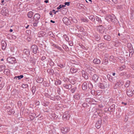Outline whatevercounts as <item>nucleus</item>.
Listing matches in <instances>:
<instances>
[{
	"instance_id": "51",
	"label": "nucleus",
	"mask_w": 134,
	"mask_h": 134,
	"mask_svg": "<svg viewBox=\"0 0 134 134\" xmlns=\"http://www.w3.org/2000/svg\"><path fill=\"white\" fill-rule=\"evenodd\" d=\"M9 1V0H2L1 2V5H4L6 3V2Z\"/></svg>"
},
{
	"instance_id": "47",
	"label": "nucleus",
	"mask_w": 134,
	"mask_h": 134,
	"mask_svg": "<svg viewBox=\"0 0 134 134\" xmlns=\"http://www.w3.org/2000/svg\"><path fill=\"white\" fill-rule=\"evenodd\" d=\"M69 82L72 84L73 85L76 82V80L74 79H72L70 80Z\"/></svg>"
},
{
	"instance_id": "33",
	"label": "nucleus",
	"mask_w": 134,
	"mask_h": 134,
	"mask_svg": "<svg viewBox=\"0 0 134 134\" xmlns=\"http://www.w3.org/2000/svg\"><path fill=\"white\" fill-rule=\"evenodd\" d=\"M105 44L104 43H102L98 44V47L101 48H102L105 47L104 45Z\"/></svg>"
},
{
	"instance_id": "49",
	"label": "nucleus",
	"mask_w": 134,
	"mask_h": 134,
	"mask_svg": "<svg viewBox=\"0 0 134 134\" xmlns=\"http://www.w3.org/2000/svg\"><path fill=\"white\" fill-rule=\"evenodd\" d=\"M130 82L129 81H127L126 82V83L125 85V87H126L127 88L129 86L130 84Z\"/></svg>"
},
{
	"instance_id": "31",
	"label": "nucleus",
	"mask_w": 134,
	"mask_h": 134,
	"mask_svg": "<svg viewBox=\"0 0 134 134\" xmlns=\"http://www.w3.org/2000/svg\"><path fill=\"white\" fill-rule=\"evenodd\" d=\"M49 104V102L48 101H43L42 102V105L44 106H47Z\"/></svg>"
},
{
	"instance_id": "42",
	"label": "nucleus",
	"mask_w": 134,
	"mask_h": 134,
	"mask_svg": "<svg viewBox=\"0 0 134 134\" xmlns=\"http://www.w3.org/2000/svg\"><path fill=\"white\" fill-rule=\"evenodd\" d=\"M49 134H56L55 130H49Z\"/></svg>"
},
{
	"instance_id": "52",
	"label": "nucleus",
	"mask_w": 134,
	"mask_h": 134,
	"mask_svg": "<svg viewBox=\"0 0 134 134\" xmlns=\"http://www.w3.org/2000/svg\"><path fill=\"white\" fill-rule=\"evenodd\" d=\"M48 35L54 38V35L53 34V32H49L48 33Z\"/></svg>"
},
{
	"instance_id": "54",
	"label": "nucleus",
	"mask_w": 134,
	"mask_h": 134,
	"mask_svg": "<svg viewBox=\"0 0 134 134\" xmlns=\"http://www.w3.org/2000/svg\"><path fill=\"white\" fill-rule=\"evenodd\" d=\"M9 70L8 69H5L4 71V73L5 74H8L9 73Z\"/></svg>"
},
{
	"instance_id": "15",
	"label": "nucleus",
	"mask_w": 134,
	"mask_h": 134,
	"mask_svg": "<svg viewBox=\"0 0 134 134\" xmlns=\"http://www.w3.org/2000/svg\"><path fill=\"white\" fill-rule=\"evenodd\" d=\"M2 48L3 50H4L6 48L7 44L6 42L3 41H2L1 42Z\"/></svg>"
},
{
	"instance_id": "20",
	"label": "nucleus",
	"mask_w": 134,
	"mask_h": 134,
	"mask_svg": "<svg viewBox=\"0 0 134 134\" xmlns=\"http://www.w3.org/2000/svg\"><path fill=\"white\" fill-rule=\"evenodd\" d=\"M45 32L42 31H40L38 34V36L39 37H42L44 36Z\"/></svg>"
},
{
	"instance_id": "19",
	"label": "nucleus",
	"mask_w": 134,
	"mask_h": 134,
	"mask_svg": "<svg viewBox=\"0 0 134 134\" xmlns=\"http://www.w3.org/2000/svg\"><path fill=\"white\" fill-rule=\"evenodd\" d=\"M108 80L111 82H114L115 80H114L113 78L110 75L108 74L107 76Z\"/></svg>"
},
{
	"instance_id": "56",
	"label": "nucleus",
	"mask_w": 134,
	"mask_h": 134,
	"mask_svg": "<svg viewBox=\"0 0 134 134\" xmlns=\"http://www.w3.org/2000/svg\"><path fill=\"white\" fill-rule=\"evenodd\" d=\"M28 85L27 84H22L21 87L22 88H25L28 87Z\"/></svg>"
},
{
	"instance_id": "41",
	"label": "nucleus",
	"mask_w": 134,
	"mask_h": 134,
	"mask_svg": "<svg viewBox=\"0 0 134 134\" xmlns=\"http://www.w3.org/2000/svg\"><path fill=\"white\" fill-rule=\"evenodd\" d=\"M65 7V5L60 4L59 6V7H57V9L58 10H59L60 9H64V8H63Z\"/></svg>"
},
{
	"instance_id": "26",
	"label": "nucleus",
	"mask_w": 134,
	"mask_h": 134,
	"mask_svg": "<svg viewBox=\"0 0 134 134\" xmlns=\"http://www.w3.org/2000/svg\"><path fill=\"white\" fill-rule=\"evenodd\" d=\"M73 97L75 100H78L80 98V95L78 93H76L74 96Z\"/></svg>"
},
{
	"instance_id": "16",
	"label": "nucleus",
	"mask_w": 134,
	"mask_h": 134,
	"mask_svg": "<svg viewBox=\"0 0 134 134\" xmlns=\"http://www.w3.org/2000/svg\"><path fill=\"white\" fill-rule=\"evenodd\" d=\"M103 37L105 40L108 41H110L111 40V36L108 34L104 35Z\"/></svg>"
},
{
	"instance_id": "57",
	"label": "nucleus",
	"mask_w": 134,
	"mask_h": 134,
	"mask_svg": "<svg viewBox=\"0 0 134 134\" xmlns=\"http://www.w3.org/2000/svg\"><path fill=\"white\" fill-rule=\"evenodd\" d=\"M126 67V66L125 65H123L121 66H120V67L119 70H122L124 69Z\"/></svg>"
},
{
	"instance_id": "37",
	"label": "nucleus",
	"mask_w": 134,
	"mask_h": 134,
	"mask_svg": "<svg viewBox=\"0 0 134 134\" xmlns=\"http://www.w3.org/2000/svg\"><path fill=\"white\" fill-rule=\"evenodd\" d=\"M54 47L57 49H58L61 51H63V50L62 49V48L59 47L57 44H55V45H54Z\"/></svg>"
},
{
	"instance_id": "62",
	"label": "nucleus",
	"mask_w": 134,
	"mask_h": 134,
	"mask_svg": "<svg viewBox=\"0 0 134 134\" xmlns=\"http://www.w3.org/2000/svg\"><path fill=\"white\" fill-rule=\"evenodd\" d=\"M78 29L79 31L82 32L84 30L83 28L81 26L79 28V29Z\"/></svg>"
},
{
	"instance_id": "43",
	"label": "nucleus",
	"mask_w": 134,
	"mask_h": 134,
	"mask_svg": "<svg viewBox=\"0 0 134 134\" xmlns=\"http://www.w3.org/2000/svg\"><path fill=\"white\" fill-rule=\"evenodd\" d=\"M127 46L129 50H131V49H133L132 45L130 43H128L127 44Z\"/></svg>"
},
{
	"instance_id": "35",
	"label": "nucleus",
	"mask_w": 134,
	"mask_h": 134,
	"mask_svg": "<svg viewBox=\"0 0 134 134\" xmlns=\"http://www.w3.org/2000/svg\"><path fill=\"white\" fill-rule=\"evenodd\" d=\"M98 86L102 89H104L105 88V86L103 83H99L98 84Z\"/></svg>"
},
{
	"instance_id": "23",
	"label": "nucleus",
	"mask_w": 134,
	"mask_h": 134,
	"mask_svg": "<svg viewBox=\"0 0 134 134\" xmlns=\"http://www.w3.org/2000/svg\"><path fill=\"white\" fill-rule=\"evenodd\" d=\"M93 62L95 64H100V60L98 59H97V58L94 59L93 60Z\"/></svg>"
},
{
	"instance_id": "50",
	"label": "nucleus",
	"mask_w": 134,
	"mask_h": 134,
	"mask_svg": "<svg viewBox=\"0 0 134 134\" xmlns=\"http://www.w3.org/2000/svg\"><path fill=\"white\" fill-rule=\"evenodd\" d=\"M115 105L114 104H113L112 105L110 106V110H111V111H113L114 110H115Z\"/></svg>"
},
{
	"instance_id": "59",
	"label": "nucleus",
	"mask_w": 134,
	"mask_h": 134,
	"mask_svg": "<svg viewBox=\"0 0 134 134\" xmlns=\"http://www.w3.org/2000/svg\"><path fill=\"white\" fill-rule=\"evenodd\" d=\"M63 36L64 37V38L65 39V40L67 41H69V38L68 37V36L66 35H63Z\"/></svg>"
},
{
	"instance_id": "29",
	"label": "nucleus",
	"mask_w": 134,
	"mask_h": 134,
	"mask_svg": "<svg viewBox=\"0 0 134 134\" xmlns=\"http://www.w3.org/2000/svg\"><path fill=\"white\" fill-rule=\"evenodd\" d=\"M89 18L92 22H94L95 19V17L93 15H90L88 16Z\"/></svg>"
},
{
	"instance_id": "9",
	"label": "nucleus",
	"mask_w": 134,
	"mask_h": 134,
	"mask_svg": "<svg viewBox=\"0 0 134 134\" xmlns=\"http://www.w3.org/2000/svg\"><path fill=\"white\" fill-rule=\"evenodd\" d=\"M70 116V115L68 114V112H66L63 115L62 118L64 120L66 121L69 119Z\"/></svg>"
},
{
	"instance_id": "36",
	"label": "nucleus",
	"mask_w": 134,
	"mask_h": 134,
	"mask_svg": "<svg viewBox=\"0 0 134 134\" xmlns=\"http://www.w3.org/2000/svg\"><path fill=\"white\" fill-rule=\"evenodd\" d=\"M24 80L27 83H31L30 82L31 80L29 78L25 77L24 78Z\"/></svg>"
},
{
	"instance_id": "1",
	"label": "nucleus",
	"mask_w": 134,
	"mask_h": 134,
	"mask_svg": "<svg viewBox=\"0 0 134 134\" xmlns=\"http://www.w3.org/2000/svg\"><path fill=\"white\" fill-rule=\"evenodd\" d=\"M40 18V15L38 13H36L34 15L32 21L33 25L34 27H37L39 22L38 20Z\"/></svg>"
},
{
	"instance_id": "8",
	"label": "nucleus",
	"mask_w": 134,
	"mask_h": 134,
	"mask_svg": "<svg viewBox=\"0 0 134 134\" xmlns=\"http://www.w3.org/2000/svg\"><path fill=\"white\" fill-rule=\"evenodd\" d=\"M70 128L69 127H62L61 130L63 133H65L66 132L69 131Z\"/></svg>"
},
{
	"instance_id": "6",
	"label": "nucleus",
	"mask_w": 134,
	"mask_h": 134,
	"mask_svg": "<svg viewBox=\"0 0 134 134\" xmlns=\"http://www.w3.org/2000/svg\"><path fill=\"white\" fill-rule=\"evenodd\" d=\"M33 52L34 54H36L38 51V47L36 45H32L31 47Z\"/></svg>"
},
{
	"instance_id": "21",
	"label": "nucleus",
	"mask_w": 134,
	"mask_h": 134,
	"mask_svg": "<svg viewBox=\"0 0 134 134\" xmlns=\"http://www.w3.org/2000/svg\"><path fill=\"white\" fill-rule=\"evenodd\" d=\"M98 78V75L96 74H94L92 77V80L95 82H96L97 81Z\"/></svg>"
},
{
	"instance_id": "48",
	"label": "nucleus",
	"mask_w": 134,
	"mask_h": 134,
	"mask_svg": "<svg viewBox=\"0 0 134 134\" xmlns=\"http://www.w3.org/2000/svg\"><path fill=\"white\" fill-rule=\"evenodd\" d=\"M91 93L93 95L96 96V95L97 94V92L96 91H95L94 90H92L91 92Z\"/></svg>"
},
{
	"instance_id": "55",
	"label": "nucleus",
	"mask_w": 134,
	"mask_h": 134,
	"mask_svg": "<svg viewBox=\"0 0 134 134\" xmlns=\"http://www.w3.org/2000/svg\"><path fill=\"white\" fill-rule=\"evenodd\" d=\"M61 81L59 80H58L57 81H56L55 83V85H60L61 84Z\"/></svg>"
},
{
	"instance_id": "58",
	"label": "nucleus",
	"mask_w": 134,
	"mask_h": 134,
	"mask_svg": "<svg viewBox=\"0 0 134 134\" xmlns=\"http://www.w3.org/2000/svg\"><path fill=\"white\" fill-rule=\"evenodd\" d=\"M12 109L10 108L8 106L6 107V111H7V112L9 111Z\"/></svg>"
},
{
	"instance_id": "14",
	"label": "nucleus",
	"mask_w": 134,
	"mask_h": 134,
	"mask_svg": "<svg viewBox=\"0 0 134 134\" xmlns=\"http://www.w3.org/2000/svg\"><path fill=\"white\" fill-rule=\"evenodd\" d=\"M63 86L65 88L68 90L70 89L72 87L71 85L70 84L65 83L63 84Z\"/></svg>"
},
{
	"instance_id": "13",
	"label": "nucleus",
	"mask_w": 134,
	"mask_h": 134,
	"mask_svg": "<svg viewBox=\"0 0 134 134\" xmlns=\"http://www.w3.org/2000/svg\"><path fill=\"white\" fill-rule=\"evenodd\" d=\"M102 123V120L101 119H99L96 122L95 126L97 129H99L100 126Z\"/></svg>"
},
{
	"instance_id": "63",
	"label": "nucleus",
	"mask_w": 134,
	"mask_h": 134,
	"mask_svg": "<svg viewBox=\"0 0 134 134\" xmlns=\"http://www.w3.org/2000/svg\"><path fill=\"white\" fill-rule=\"evenodd\" d=\"M77 6L80 7L81 8H83L84 5L82 4H80V3H78L77 4Z\"/></svg>"
},
{
	"instance_id": "61",
	"label": "nucleus",
	"mask_w": 134,
	"mask_h": 134,
	"mask_svg": "<svg viewBox=\"0 0 134 134\" xmlns=\"http://www.w3.org/2000/svg\"><path fill=\"white\" fill-rule=\"evenodd\" d=\"M114 58V56L113 55L110 56L109 58V60L110 61H112Z\"/></svg>"
},
{
	"instance_id": "44",
	"label": "nucleus",
	"mask_w": 134,
	"mask_h": 134,
	"mask_svg": "<svg viewBox=\"0 0 134 134\" xmlns=\"http://www.w3.org/2000/svg\"><path fill=\"white\" fill-rule=\"evenodd\" d=\"M77 89V87H75L72 88L70 90V92L72 93H75Z\"/></svg>"
},
{
	"instance_id": "39",
	"label": "nucleus",
	"mask_w": 134,
	"mask_h": 134,
	"mask_svg": "<svg viewBox=\"0 0 134 134\" xmlns=\"http://www.w3.org/2000/svg\"><path fill=\"white\" fill-rule=\"evenodd\" d=\"M15 113L14 110L13 109H12L11 110H10L9 111L7 112L8 114L9 115H10L11 114H13Z\"/></svg>"
},
{
	"instance_id": "4",
	"label": "nucleus",
	"mask_w": 134,
	"mask_h": 134,
	"mask_svg": "<svg viewBox=\"0 0 134 134\" xmlns=\"http://www.w3.org/2000/svg\"><path fill=\"white\" fill-rule=\"evenodd\" d=\"M2 14L3 15L6 16L8 15L9 11L7 8L3 7L1 12Z\"/></svg>"
},
{
	"instance_id": "17",
	"label": "nucleus",
	"mask_w": 134,
	"mask_h": 134,
	"mask_svg": "<svg viewBox=\"0 0 134 134\" xmlns=\"http://www.w3.org/2000/svg\"><path fill=\"white\" fill-rule=\"evenodd\" d=\"M123 84V83H121L120 82H118L116 83L115 85V86L114 87V88L115 89L116 88L120 87Z\"/></svg>"
},
{
	"instance_id": "40",
	"label": "nucleus",
	"mask_w": 134,
	"mask_h": 134,
	"mask_svg": "<svg viewBox=\"0 0 134 134\" xmlns=\"http://www.w3.org/2000/svg\"><path fill=\"white\" fill-rule=\"evenodd\" d=\"M36 90V88L35 86H33L31 88V91L33 94H34Z\"/></svg>"
},
{
	"instance_id": "5",
	"label": "nucleus",
	"mask_w": 134,
	"mask_h": 134,
	"mask_svg": "<svg viewBox=\"0 0 134 134\" xmlns=\"http://www.w3.org/2000/svg\"><path fill=\"white\" fill-rule=\"evenodd\" d=\"M7 60L9 63L12 64L15 63L16 62L15 58L13 57H8L7 59Z\"/></svg>"
},
{
	"instance_id": "64",
	"label": "nucleus",
	"mask_w": 134,
	"mask_h": 134,
	"mask_svg": "<svg viewBox=\"0 0 134 134\" xmlns=\"http://www.w3.org/2000/svg\"><path fill=\"white\" fill-rule=\"evenodd\" d=\"M57 66L61 68H63L64 66L63 64H58Z\"/></svg>"
},
{
	"instance_id": "27",
	"label": "nucleus",
	"mask_w": 134,
	"mask_h": 134,
	"mask_svg": "<svg viewBox=\"0 0 134 134\" xmlns=\"http://www.w3.org/2000/svg\"><path fill=\"white\" fill-rule=\"evenodd\" d=\"M108 56L107 54H105L104 56L105 57L104 58V62L105 64H107L108 63V59L107 57Z\"/></svg>"
},
{
	"instance_id": "22",
	"label": "nucleus",
	"mask_w": 134,
	"mask_h": 134,
	"mask_svg": "<svg viewBox=\"0 0 134 134\" xmlns=\"http://www.w3.org/2000/svg\"><path fill=\"white\" fill-rule=\"evenodd\" d=\"M82 88L83 90H85L87 88V83L86 82H84L82 85Z\"/></svg>"
},
{
	"instance_id": "34",
	"label": "nucleus",
	"mask_w": 134,
	"mask_h": 134,
	"mask_svg": "<svg viewBox=\"0 0 134 134\" xmlns=\"http://www.w3.org/2000/svg\"><path fill=\"white\" fill-rule=\"evenodd\" d=\"M81 20L82 22H83L88 23V20L86 18L82 17L81 18Z\"/></svg>"
},
{
	"instance_id": "28",
	"label": "nucleus",
	"mask_w": 134,
	"mask_h": 134,
	"mask_svg": "<svg viewBox=\"0 0 134 134\" xmlns=\"http://www.w3.org/2000/svg\"><path fill=\"white\" fill-rule=\"evenodd\" d=\"M29 61L30 63L33 64H34L35 63V58H34L30 57V58L29 60Z\"/></svg>"
},
{
	"instance_id": "38",
	"label": "nucleus",
	"mask_w": 134,
	"mask_h": 134,
	"mask_svg": "<svg viewBox=\"0 0 134 134\" xmlns=\"http://www.w3.org/2000/svg\"><path fill=\"white\" fill-rule=\"evenodd\" d=\"M23 77L24 76L23 75H20V76H18L15 77L14 79H17L18 78V80H20L23 78Z\"/></svg>"
},
{
	"instance_id": "2",
	"label": "nucleus",
	"mask_w": 134,
	"mask_h": 134,
	"mask_svg": "<svg viewBox=\"0 0 134 134\" xmlns=\"http://www.w3.org/2000/svg\"><path fill=\"white\" fill-rule=\"evenodd\" d=\"M97 31L100 33L104 35L106 34V29L102 25H99L97 26Z\"/></svg>"
},
{
	"instance_id": "7",
	"label": "nucleus",
	"mask_w": 134,
	"mask_h": 134,
	"mask_svg": "<svg viewBox=\"0 0 134 134\" xmlns=\"http://www.w3.org/2000/svg\"><path fill=\"white\" fill-rule=\"evenodd\" d=\"M63 21L64 23L67 25H70L71 22L69 19L67 17H65L63 19Z\"/></svg>"
},
{
	"instance_id": "53",
	"label": "nucleus",
	"mask_w": 134,
	"mask_h": 134,
	"mask_svg": "<svg viewBox=\"0 0 134 134\" xmlns=\"http://www.w3.org/2000/svg\"><path fill=\"white\" fill-rule=\"evenodd\" d=\"M69 80V79L68 78H64L63 79V81L65 83H68Z\"/></svg>"
},
{
	"instance_id": "25",
	"label": "nucleus",
	"mask_w": 134,
	"mask_h": 134,
	"mask_svg": "<svg viewBox=\"0 0 134 134\" xmlns=\"http://www.w3.org/2000/svg\"><path fill=\"white\" fill-rule=\"evenodd\" d=\"M78 69H77L73 68H71L70 69V71L72 73H74L77 71Z\"/></svg>"
},
{
	"instance_id": "18",
	"label": "nucleus",
	"mask_w": 134,
	"mask_h": 134,
	"mask_svg": "<svg viewBox=\"0 0 134 134\" xmlns=\"http://www.w3.org/2000/svg\"><path fill=\"white\" fill-rule=\"evenodd\" d=\"M94 38H95L97 41H99L100 39V35L96 34H94L93 35Z\"/></svg>"
},
{
	"instance_id": "11",
	"label": "nucleus",
	"mask_w": 134,
	"mask_h": 134,
	"mask_svg": "<svg viewBox=\"0 0 134 134\" xmlns=\"http://www.w3.org/2000/svg\"><path fill=\"white\" fill-rule=\"evenodd\" d=\"M127 95L129 97H131L133 95V93L131 90L130 89H127L126 90Z\"/></svg>"
},
{
	"instance_id": "45",
	"label": "nucleus",
	"mask_w": 134,
	"mask_h": 134,
	"mask_svg": "<svg viewBox=\"0 0 134 134\" xmlns=\"http://www.w3.org/2000/svg\"><path fill=\"white\" fill-rule=\"evenodd\" d=\"M17 91L16 90H13L12 91L11 93L12 95H13L14 96H15V95H16L17 93Z\"/></svg>"
},
{
	"instance_id": "12",
	"label": "nucleus",
	"mask_w": 134,
	"mask_h": 134,
	"mask_svg": "<svg viewBox=\"0 0 134 134\" xmlns=\"http://www.w3.org/2000/svg\"><path fill=\"white\" fill-rule=\"evenodd\" d=\"M23 53L26 57H28L30 55V51L28 49H25L23 50Z\"/></svg>"
},
{
	"instance_id": "30",
	"label": "nucleus",
	"mask_w": 134,
	"mask_h": 134,
	"mask_svg": "<svg viewBox=\"0 0 134 134\" xmlns=\"http://www.w3.org/2000/svg\"><path fill=\"white\" fill-rule=\"evenodd\" d=\"M43 79L40 77H38L36 81L38 83H42L43 81Z\"/></svg>"
},
{
	"instance_id": "10",
	"label": "nucleus",
	"mask_w": 134,
	"mask_h": 134,
	"mask_svg": "<svg viewBox=\"0 0 134 134\" xmlns=\"http://www.w3.org/2000/svg\"><path fill=\"white\" fill-rule=\"evenodd\" d=\"M82 76L86 80H87L88 79V74L84 70H83L82 71Z\"/></svg>"
},
{
	"instance_id": "3",
	"label": "nucleus",
	"mask_w": 134,
	"mask_h": 134,
	"mask_svg": "<svg viewBox=\"0 0 134 134\" xmlns=\"http://www.w3.org/2000/svg\"><path fill=\"white\" fill-rule=\"evenodd\" d=\"M105 19L108 22H114L115 19L114 17L110 15H107L105 16Z\"/></svg>"
},
{
	"instance_id": "24",
	"label": "nucleus",
	"mask_w": 134,
	"mask_h": 134,
	"mask_svg": "<svg viewBox=\"0 0 134 134\" xmlns=\"http://www.w3.org/2000/svg\"><path fill=\"white\" fill-rule=\"evenodd\" d=\"M33 14L34 13L33 12L30 11L28 13L27 16L28 18H31L33 16Z\"/></svg>"
},
{
	"instance_id": "46",
	"label": "nucleus",
	"mask_w": 134,
	"mask_h": 134,
	"mask_svg": "<svg viewBox=\"0 0 134 134\" xmlns=\"http://www.w3.org/2000/svg\"><path fill=\"white\" fill-rule=\"evenodd\" d=\"M47 71L50 74H52L54 72V71L52 69H48L47 70Z\"/></svg>"
},
{
	"instance_id": "32",
	"label": "nucleus",
	"mask_w": 134,
	"mask_h": 134,
	"mask_svg": "<svg viewBox=\"0 0 134 134\" xmlns=\"http://www.w3.org/2000/svg\"><path fill=\"white\" fill-rule=\"evenodd\" d=\"M96 20L98 21L99 23L100 24H102V20L100 18L97 16H96L95 17Z\"/></svg>"
},
{
	"instance_id": "60",
	"label": "nucleus",
	"mask_w": 134,
	"mask_h": 134,
	"mask_svg": "<svg viewBox=\"0 0 134 134\" xmlns=\"http://www.w3.org/2000/svg\"><path fill=\"white\" fill-rule=\"evenodd\" d=\"M63 49H65V50H67V49H68V48L67 46L64 44H63Z\"/></svg>"
}]
</instances>
